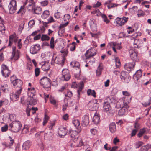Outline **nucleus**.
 <instances>
[{
  "label": "nucleus",
  "instance_id": "obj_1",
  "mask_svg": "<svg viewBox=\"0 0 151 151\" xmlns=\"http://www.w3.org/2000/svg\"><path fill=\"white\" fill-rule=\"evenodd\" d=\"M9 126L10 131L13 132H17L19 131L22 125L19 121H15L11 123Z\"/></svg>",
  "mask_w": 151,
  "mask_h": 151
},
{
  "label": "nucleus",
  "instance_id": "obj_2",
  "mask_svg": "<svg viewBox=\"0 0 151 151\" xmlns=\"http://www.w3.org/2000/svg\"><path fill=\"white\" fill-rule=\"evenodd\" d=\"M50 80L46 77H44L40 80V83L43 88L48 90L51 86Z\"/></svg>",
  "mask_w": 151,
  "mask_h": 151
},
{
  "label": "nucleus",
  "instance_id": "obj_3",
  "mask_svg": "<svg viewBox=\"0 0 151 151\" xmlns=\"http://www.w3.org/2000/svg\"><path fill=\"white\" fill-rule=\"evenodd\" d=\"M87 106L90 110L94 111L98 109L99 105V104L97 103V100L95 99L89 101L88 103Z\"/></svg>",
  "mask_w": 151,
  "mask_h": 151
},
{
  "label": "nucleus",
  "instance_id": "obj_4",
  "mask_svg": "<svg viewBox=\"0 0 151 151\" xmlns=\"http://www.w3.org/2000/svg\"><path fill=\"white\" fill-rule=\"evenodd\" d=\"M12 51L11 58V60H14L15 61L18 60L20 57V51L16 49V47L14 46L12 47Z\"/></svg>",
  "mask_w": 151,
  "mask_h": 151
},
{
  "label": "nucleus",
  "instance_id": "obj_5",
  "mask_svg": "<svg viewBox=\"0 0 151 151\" xmlns=\"http://www.w3.org/2000/svg\"><path fill=\"white\" fill-rule=\"evenodd\" d=\"M12 84L14 87L16 89V90L17 91V93H20L22 92L23 89V82L21 80L17 79Z\"/></svg>",
  "mask_w": 151,
  "mask_h": 151
},
{
  "label": "nucleus",
  "instance_id": "obj_6",
  "mask_svg": "<svg viewBox=\"0 0 151 151\" xmlns=\"http://www.w3.org/2000/svg\"><path fill=\"white\" fill-rule=\"evenodd\" d=\"M120 78L122 81L126 83H128L130 80V77L128 73L122 71L121 73Z\"/></svg>",
  "mask_w": 151,
  "mask_h": 151
},
{
  "label": "nucleus",
  "instance_id": "obj_7",
  "mask_svg": "<svg viewBox=\"0 0 151 151\" xmlns=\"http://www.w3.org/2000/svg\"><path fill=\"white\" fill-rule=\"evenodd\" d=\"M8 7L10 14L14 13L17 9L16 1L15 0H12L8 6Z\"/></svg>",
  "mask_w": 151,
  "mask_h": 151
},
{
  "label": "nucleus",
  "instance_id": "obj_8",
  "mask_svg": "<svg viewBox=\"0 0 151 151\" xmlns=\"http://www.w3.org/2000/svg\"><path fill=\"white\" fill-rule=\"evenodd\" d=\"M65 62V58L63 57H56L54 58V57H53L52 59L51 63L52 65H54L55 63L58 64H63Z\"/></svg>",
  "mask_w": 151,
  "mask_h": 151
},
{
  "label": "nucleus",
  "instance_id": "obj_9",
  "mask_svg": "<svg viewBox=\"0 0 151 151\" xmlns=\"http://www.w3.org/2000/svg\"><path fill=\"white\" fill-rule=\"evenodd\" d=\"M68 133L67 127L63 126H61L59 128L58 134L61 137H63L67 133Z\"/></svg>",
  "mask_w": 151,
  "mask_h": 151
},
{
  "label": "nucleus",
  "instance_id": "obj_10",
  "mask_svg": "<svg viewBox=\"0 0 151 151\" xmlns=\"http://www.w3.org/2000/svg\"><path fill=\"white\" fill-rule=\"evenodd\" d=\"M129 18L123 16L122 18L117 17L116 19V22L118 26H122L125 24L128 21Z\"/></svg>",
  "mask_w": 151,
  "mask_h": 151
},
{
  "label": "nucleus",
  "instance_id": "obj_11",
  "mask_svg": "<svg viewBox=\"0 0 151 151\" xmlns=\"http://www.w3.org/2000/svg\"><path fill=\"white\" fill-rule=\"evenodd\" d=\"M1 72L3 76L6 78L8 77L10 75V71L6 65L3 64L1 65Z\"/></svg>",
  "mask_w": 151,
  "mask_h": 151
},
{
  "label": "nucleus",
  "instance_id": "obj_12",
  "mask_svg": "<svg viewBox=\"0 0 151 151\" xmlns=\"http://www.w3.org/2000/svg\"><path fill=\"white\" fill-rule=\"evenodd\" d=\"M83 145L82 140L81 139H76L73 140V142L70 145L72 147H76L81 146Z\"/></svg>",
  "mask_w": 151,
  "mask_h": 151
},
{
  "label": "nucleus",
  "instance_id": "obj_13",
  "mask_svg": "<svg viewBox=\"0 0 151 151\" xmlns=\"http://www.w3.org/2000/svg\"><path fill=\"white\" fill-rule=\"evenodd\" d=\"M62 78L63 80L68 81L71 77V75L67 69H64L62 71Z\"/></svg>",
  "mask_w": 151,
  "mask_h": 151
},
{
  "label": "nucleus",
  "instance_id": "obj_14",
  "mask_svg": "<svg viewBox=\"0 0 151 151\" xmlns=\"http://www.w3.org/2000/svg\"><path fill=\"white\" fill-rule=\"evenodd\" d=\"M14 143V139H12L11 137L9 136L8 139L6 142H4L2 143V145L8 148H11Z\"/></svg>",
  "mask_w": 151,
  "mask_h": 151
},
{
  "label": "nucleus",
  "instance_id": "obj_15",
  "mask_svg": "<svg viewBox=\"0 0 151 151\" xmlns=\"http://www.w3.org/2000/svg\"><path fill=\"white\" fill-rule=\"evenodd\" d=\"M18 37L17 36L15 33L9 36L8 46H11L13 44V42L16 43L18 41Z\"/></svg>",
  "mask_w": 151,
  "mask_h": 151
},
{
  "label": "nucleus",
  "instance_id": "obj_16",
  "mask_svg": "<svg viewBox=\"0 0 151 151\" xmlns=\"http://www.w3.org/2000/svg\"><path fill=\"white\" fill-rule=\"evenodd\" d=\"M81 132V131L79 132L78 130V129H76L75 130H73L71 129H70L69 130L68 134H70V137L73 140L76 139L78 138V134Z\"/></svg>",
  "mask_w": 151,
  "mask_h": 151
},
{
  "label": "nucleus",
  "instance_id": "obj_17",
  "mask_svg": "<svg viewBox=\"0 0 151 151\" xmlns=\"http://www.w3.org/2000/svg\"><path fill=\"white\" fill-rule=\"evenodd\" d=\"M135 65V63L133 62L132 63H129L125 64L124 67L125 69L128 72H130L134 70Z\"/></svg>",
  "mask_w": 151,
  "mask_h": 151
},
{
  "label": "nucleus",
  "instance_id": "obj_18",
  "mask_svg": "<svg viewBox=\"0 0 151 151\" xmlns=\"http://www.w3.org/2000/svg\"><path fill=\"white\" fill-rule=\"evenodd\" d=\"M40 45L38 44H36L32 46L30 48V52L32 54H37L40 50Z\"/></svg>",
  "mask_w": 151,
  "mask_h": 151
},
{
  "label": "nucleus",
  "instance_id": "obj_19",
  "mask_svg": "<svg viewBox=\"0 0 151 151\" xmlns=\"http://www.w3.org/2000/svg\"><path fill=\"white\" fill-rule=\"evenodd\" d=\"M130 57L133 62H135L138 60L137 57V53L135 51L130 50L129 51Z\"/></svg>",
  "mask_w": 151,
  "mask_h": 151
},
{
  "label": "nucleus",
  "instance_id": "obj_20",
  "mask_svg": "<svg viewBox=\"0 0 151 151\" xmlns=\"http://www.w3.org/2000/svg\"><path fill=\"white\" fill-rule=\"evenodd\" d=\"M105 6H107L108 8L110 9L111 8H114L115 7H117L118 6V4L116 3H113L112 2V0H108L104 4Z\"/></svg>",
  "mask_w": 151,
  "mask_h": 151
},
{
  "label": "nucleus",
  "instance_id": "obj_21",
  "mask_svg": "<svg viewBox=\"0 0 151 151\" xmlns=\"http://www.w3.org/2000/svg\"><path fill=\"white\" fill-rule=\"evenodd\" d=\"M21 93V92L19 93L17 92V91H16L15 93H11L10 94V98L11 100L13 101H15L18 100Z\"/></svg>",
  "mask_w": 151,
  "mask_h": 151
},
{
  "label": "nucleus",
  "instance_id": "obj_22",
  "mask_svg": "<svg viewBox=\"0 0 151 151\" xmlns=\"http://www.w3.org/2000/svg\"><path fill=\"white\" fill-rule=\"evenodd\" d=\"M89 122V118L88 115L86 114L83 116L82 118L81 124L83 126H86Z\"/></svg>",
  "mask_w": 151,
  "mask_h": 151
},
{
  "label": "nucleus",
  "instance_id": "obj_23",
  "mask_svg": "<svg viewBox=\"0 0 151 151\" xmlns=\"http://www.w3.org/2000/svg\"><path fill=\"white\" fill-rule=\"evenodd\" d=\"M142 72L141 69L137 70L135 73L133 75V78L134 80L137 81H138L139 79L142 76Z\"/></svg>",
  "mask_w": 151,
  "mask_h": 151
},
{
  "label": "nucleus",
  "instance_id": "obj_24",
  "mask_svg": "<svg viewBox=\"0 0 151 151\" xmlns=\"http://www.w3.org/2000/svg\"><path fill=\"white\" fill-rule=\"evenodd\" d=\"M105 101L106 102L109 104L114 103L115 104L117 102V101L115 97L112 96H110L106 98Z\"/></svg>",
  "mask_w": 151,
  "mask_h": 151
},
{
  "label": "nucleus",
  "instance_id": "obj_25",
  "mask_svg": "<svg viewBox=\"0 0 151 151\" xmlns=\"http://www.w3.org/2000/svg\"><path fill=\"white\" fill-rule=\"evenodd\" d=\"M67 93L65 95V97L64 99V101H71V97L73 96V93L72 91L69 90H67Z\"/></svg>",
  "mask_w": 151,
  "mask_h": 151
},
{
  "label": "nucleus",
  "instance_id": "obj_26",
  "mask_svg": "<svg viewBox=\"0 0 151 151\" xmlns=\"http://www.w3.org/2000/svg\"><path fill=\"white\" fill-rule=\"evenodd\" d=\"M96 52L92 53V52L90 51V50H87L85 54V56L86 57V59H89L93 56L96 55Z\"/></svg>",
  "mask_w": 151,
  "mask_h": 151
},
{
  "label": "nucleus",
  "instance_id": "obj_27",
  "mask_svg": "<svg viewBox=\"0 0 151 151\" xmlns=\"http://www.w3.org/2000/svg\"><path fill=\"white\" fill-rule=\"evenodd\" d=\"M32 145V142L30 140L25 141L23 144V149L27 150L29 149Z\"/></svg>",
  "mask_w": 151,
  "mask_h": 151
},
{
  "label": "nucleus",
  "instance_id": "obj_28",
  "mask_svg": "<svg viewBox=\"0 0 151 151\" xmlns=\"http://www.w3.org/2000/svg\"><path fill=\"white\" fill-rule=\"evenodd\" d=\"M32 9L33 14H41L42 12V9L39 7H35L34 6H32Z\"/></svg>",
  "mask_w": 151,
  "mask_h": 151
},
{
  "label": "nucleus",
  "instance_id": "obj_29",
  "mask_svg": "<svg viewBox=\"0 0 151 151\" xmlns=\"http://www.w3.org/2000/svg\"><path fill=\"white\" fill-rule=\"evenodd\" d=\"M73 123L76 129L78 130L79 132L81 131V129L79 120L78 119H75L73 121Z\"/></svg>",
  "mask_w": 151,
  "mask_h": 151
},
{
  "label": "nucleus",
  "instance_id": "obj_30",
  "mask_svg": "<svg viewBox=\"0 0 151 151\" xmlns=\"http://www.w3.org/2000/svg\"><path fill=\"white\" fill-rule=\"evenodd\" d=\"M122 94L125 96L124 98V99H128V102H130L132 97L131 96L130 94L127 91H122Z\"/></svg>",
  "mask_w": 151,
  "mask_h": 151
},
{
  "label": "nucleus",
  "instance_id": "obj_31",
  "mask_svg": "<svg viewBox=\"0 0 151 151\" xmlns=\"http://www.w3.org/2000/svg\"><path fill=\"white\" fill-rule=\"evenodd\" d=\"M84 83L83 81H81L78 83V89L77 90L78 93V97L79 98V96L80 95V92L82 90L83 88L84 87Z\"/></svg>",
  "mask_w": 151,
  "mask_h": 151
},
{
  "label": "nucleus",
  "instance_id": "obj_32",
  "mask_svg": "<svg viewBox=\"0 0 151 151\" xmlns=\"http://www.w3.org/2000/svg\"><path fill=\"white\" fill-rule=\"evenodd\" d=\"M103 107V111L105 112H107L110 110H111V107L110 105V104L105 101Z\"/></svg>",
  "mask_w": 151,
  "mask_h": 151
},
{
  "label": "nucleus",
  "instance_id": "obj_33",
  "mask_svg": "<svg viewBox=\"0 0 151 151\" xmlns=\"http://www.w3.org/2000/svg\"><path fill=\"white\" fill-rule=\"evenodd\" d=\"M109 129L110 132L114 133L116 131V126L115 123L112 122L109 125Z\"/></svg>",
  "mask_w": 151,
  "mask_h": 151
},
{
  "label": "nucleus",
  "instance_id": "obj_34",
  "mask_svg": "<svg viewBox=\"0 0 151 151\" xmlns=\"http://www.w3.org/2000/svg\"><path fill=\"white\" fill-rule=\"evenodd\" d=\"M26 11V9L24 8V6H22L16 14H20L21 16H22L24 14Z\"/></svg>",
  "mask_w": 151,
  "mask_h": 151
},
{
  "label": "nucleus",
  "instance_id": "obj_35",
  "mask_svg": "<svg viewBox=\"0 0 151 151\" xmlns=\"http://www.w3.org/2000/svg\"><path fill=\"white\" fill-rule=\"evenodd\" d=\"M65 102V104L63 105V109L62 110L63 111H65L67 109V107L69 105H72V101H64Z\"/></svg>",
  "mask_w": 151,
  "mask_h": 151
},
{
  "label": "nucleus",
  "instance_id": "obj_36",
  "mask_svg": "<svg viewBox=\"0 0 151 151\" xmlns=\"http://www.w3.org/2000/svg\"><path fill=\"white\" fill-rule=\"evenodd\" d=\"M128 109H126L125 107H122V108L119 110L118 112V114L119 116H122L125 115L127 112Z\"/></svg>",
  "mask_w": 151,
  "mask_h": 151
},
{
  "label": "nucleus",
  "instance_id": "obj_37",
  "mask_svg": "<svg viewBox=\"0 0 151 151\" xmlns=\"http://www.w3.org/2000/svg\"><path fill=\"white\" fill-rule=\"evenodd\" d=\"M28 92L27 93L29 97H33L35 95V89L34 88H28Z\"/></svg>",
  "mask_w": 151,
  "mask_h": 151
},
{
  "label": "nucleus",
  "instance_id": "obj_38",
  "mask_svg": "<svg viewBox=\"0 0 151 151\" xmlns=\"http://www.w3.org/2000/svg\"><path fill=\"white\" fill-rule=\"evenodd\" d=\"M28 101L29 102V104L31 105H35L37 103V101L36 99H34L33 97H28Z\"/></svg>",
  "mask_w": 151,
  "mask_h": 151
},
{
  "label": "nucleus",
  "instance_id": "obj_39",
  "mask_svg": "<svg viewBox=\"0 0 151 151\" xmlns=\"http://www.w3.org/2000/svg\"><path fill=\"white\" fill-rule=\"evenodd\" d=\"M1 90L4 93H7L9 91L8 86L7 84L1 85Z\"/></svg>",
  "mask_w": 151,
  "mask_h": 151
},
{
  "label": "nucleus",
  "instance_id": "obj_40",
  "mask_svg": "<svg viewBox=\"0 0 151 151\" xmlns=\"http://www.w3.org/2000/svg\"><path fill=\"white\" fill-rule=\"evenodd\" d=\"M129 12L132 14H134L138 11V8L137 6H134L132 8L129 9Z\"/></svg>",
  "mask_w": 151,
  "mask_h": 151
},
{
  "label": "nucleus",
  "instance_id": "obj_41",
  "mask_svg": "<svg viewBox=\"0 0 151 151\" xmlns=\"http://www.w3.org/2000/svg\"><path fill=\"white\" fill-rule=\"evenodd\" d=\"M147 130V129L146 128H143L141 129L138 134H137V136L138 137L140 138L143 135V134L146 132Z\"/></svg>",
  "mask_w": 151,
  "mask_h": 151
},
{
  "label": "nucleus",
  "instance_id": "obj_42",
  "mask_svg": "<svg viewBox=\"0 0 151 151\" xmlns=\"http://www.w3.org/2000/svg\"><path fill=\"white\" fill-rule=\"evenodd\" d=\"M100 118L98 115H95L94 116L92 119V122L94 124H97L99 122Z\"/></svg>",
  "mask_w": 151,
  "mask_h": 151
},
{
  "label": "nucleus",
  "instance_id": "obj_43",
  "mask_svg": "<svg viewBox=\"0 0 151 151\" xmlns=\"http://www.w3.org/2000/svg\"><path fill=\"white\" fill-rule=\"evenodd\" d=\"M49 12L48 10L45 11L41 15V17L42 19H45L47 18L49 15Z\"/></svg>",
  "mask_w": 151,
  "mask_h": 151
},
{
  "label": "nucleus",
  "instance_id": "obj_44",
  "mask_svg": "<svg viewBox=\"0 0 151 151\" xmlns=\"http://www.w3.org/2000/svg\"><path fill=\"white\" fill-rule=\"evenodd\" d=\"M70 65L73 67H77L78 68H80V64L77 61H73L71 62Z\"/></svg>",
  "mask_w": 151,
  "mask_h": 151
},
{
  "label": "nucleus",
  "instance_id": "obj_45",
  "mask_svg": "<svg viewBox=\"0 0 151 151\" xmlns=\"http://www.w3.org/2000/svg\"><path fill=\"white\" fill-rule=\"evenodd\" d=\"M151 148V145L147 144L142 146L140 149L141 151H148Z\"/></svg>",
  "mask_w": 151,
  "mask_h": 151
},
{
  "label": "nucleus",
  "instance_id": "obj_46",
  "mask_svg": "<svg viewBox=\"0 0 151 151\" xmlns=\"http://www.w3.org/2000/svg\"><path fill=\"white\" fill-rule=\"evenodd\" d=\"M87 94L88 95H92L94 97H96V93L94 90L88 89L87 91Z\"/></svg>",
  "mask_w": 151,
  "mask_h": 151
},
{
  "label": "nucleus",
  "instance_id": "obj_47",
  "mask_svg": "<svg viewBox=\"0 0 151 151\" xmlns=\"http://www.w3.org/2000/svg\"><path fill=\"white\" fill-rule=\"evenodd\" d=\"M50 39V37L47 35L42 34L41 38V40L43 41H48Z\"/></svg>",
  "mask_w": 151,
  "mask_h": 151
},
{
  "label": "nucleus",
  "instance_id": "obj_48",
  "mask_svg": "<svg viewBox=\"0 0 151 151\" xmlns=\"http://www.w3.org/2000/svg\"><path fill=\"white\" fill-rule=\"evenodd\" d=\"M68 84L67 83H66L64 84L63 86H61V87L58 90V92H62L65 90L68 87Z\"/></svg>",
  "mask_w": 151,
  "mask_h": 151
},
{
  "label": "nucleus",
  "instance_id": "obj_49",
  "mask_svg": "<svg viewBox=\"0 0 151 151\" xmlns=\"http://www.w3.org/2000/svg\"><path fill=\"white\" fill-rule=\"evenodd\" d=\"M101 16L103 19L104 21L106 24H108L109 22L110 21L108 19L107 16L105 14H101Z\"/></svg>",
  "mask_w": 151,
  "mask_h": 151
},
{
  "label": "nucleus",
  "instance_id": "obj_50",
  "mask_svg": "<svg viewBox=\"0 0 151 151\" xmlns=\"http://www.w3.org/2000/svg\"><path fill=\"white\" fill-rule=\"evenodd\" d=\"M115 60L116 62V68H119L121 65V63L119 58L117 57H115Z\"/></svg>",
  "mask_w": 151,
  "mask_h": 151
},
{
  "label": "nucleus",
  "instance_id": "obj_51",
  "mask_svg": "<svg viewBox=\"0 0 151 151\" xmlns=\"http://www.w3.org/2000/svg\"><path fill=\"white\" fill-rule=\"evenodd\" d=\"M50 47L51 49H54L55 47L54 45V37H52L50 40Z\"/></svg>",
  "mask_w": 151,
  "mask_h": 151
},
{
  "label": "nucleus",
  "instance_id": "obj_52",
  "mask_svg": "<svg viewBox=\"0 0 151 151\" xmlns=\"http://www.w3.org/2000/svg\"><path fill=\"white\" fill-rule=\"evenodd\" d=\"M130 102H128V99H124V106L123 107H125L126 109H128V108L129 107L128 105Z\"/></svg>",
  "mask_w": 151,
  "mask_h": 151
},
{
  "label": "nucleus",
  "instance_id": "obj_53",
  "mask_svg": "<svg viewBox=\"0 0 151 151\" xmlns=\"http://www.w3.org/2000/svg\"><path fill=\"white\" fill-rule=\"evenodd\" d=\"M41 69L44 71H46L48 70L49 69V68L48 65L47 64H44L42 65Z\"/></svg>",
  "mask_w": 151,
  "mask_h": 151
},
{
  "label": "nucleus",
  "instance_id": "obj_54",
  "mask_svg": "<svg viewBox=\"0 0 151 151\" xmlns=\"http://www.w3.org/2000/svg\"><path fill=\"white\" fill-rule=\"evenodd\" d=\"M49 119V117L46 114H45V115L44 117V120L43 123V125L44 126L48 122Z\"/></svg>",
  "mask_w": 151,
  "mask_h": 151
},
{
  "label": "nucleus",
  "instance_id": "obj_55",
  "mask_svg": "<svg viewBox=\"0 0 151 151\" xmlns=\"http://www.w3.org/2000/svg\"><path fill=\"white\" fill-rule=\"evenodd\" d=\"M4 23H0V31L2 33H4V31L5 30V28L4 25Z\"/></svg>",
  "mask_w": 151,
  "mask_h": 151
},
{
  "label": "nucleus",
  "instance_id": "obj_56",
  "mask_svg": "<svg viewBox=\"0 0 151 151\" xmlns=\"http://www.w3.org/2000/svg\"><path fill=\"white\" fill-rule=\"evenodd\" d=\"M101 63H100L99 65L98 66V68H99V70H97L96 71V73L97 75L98 76H100L101 73V70L102 69V68L101 67Z\"/></svg>",
  "mask_w": 151,
  "mask_h": 151
},
{
  "label": "nucleus",
  "instance_id": "obj_57",
  "mask_svg": "<svg viewBox=\"0 0 151 151\" xmlns=\"http://www.w3.org/2000/svg\"><path fill=\"white\" fill-rule=\"evenodd\" d=\"M134 128L137 130L138 131L140 128V125L138 123V122L136 121L134 124Z\"/></svg>",
  "mask_w": 151,
  "mask_h": 151
},
{
  "label": "nucleus",
  "instance_id": "obj_58",
  "mask_svg": "<svg viewBox=\"0 0 151 151\" xmlns=\"http://www.w3.org/2000/svg\"><path fill=\"white\" fill-rule=\"evenodd\" d=\"M18 79L17 78L16 76L14 75H13L11 76L10 77V81L11 83L13 84L14 81H16Z\"/></svg>",
  "mask_w": 151,
  "mask_h": 151
},
{
  "label": "nucleus",
  "instance_id": "obj_59",
  "mask_svg": "<svg viewBox=\"0 0 151 151\" xmlns=\"http://www.w3.org/2000/svg\"><path fill=\"white\" fill-rule=\"evenodd\" d=\"M76 43L75 42H73L72 43L71 46L70 47V50L71 51H74L76 48Z\"/></svg>",
  "mask_w": 151,
  "mask_h": 151
},
{
  "label": "nucleus",
  "instance_id": "obj_60",
  "mask_svg": "<svg viewBox=\"0 0 151 151\" xmlns=\"http://www.w3.org/2000/svg\"><path fill=\"white\" fill-rule=\"evenodd\" d=\"M151 104V97H150L147 102H144L142 104L144 106L147 107Z\"/></svg>",
  "mask_w": 151,
  "mask_h": 151
},
{
  "label": "nucleus",
  "instance_id": "obj_61",
  "mask_svg": "<svg viewBox=\"0 0 151 151\" xmlns=\"http://www.w3.org/2000/svg\"><path fill=\"white\" fill-rule=\"evenodd\" d=\"M138 40V39H136L134 40V47L135 48H140L141 46L139 45V44L138 43H136V42H137Z\"/></svg>",
  "mask_w": 151,
  "mask_h": 151
},
{
  "label": "nucleus",
  "instance_id": "obj_62",
  "mask_svg": "<svg viewBox=\"0 0 151 151\" xmlns=\"http://www.w3.org/2000/svg\"><path fill=\"white\" fill-rule=\"evenodd\" d=\"M70 18V16L69 14H65L64 15V17L63 18V19L64 21H67V20H69V19Z\"/></svg>",
  "mask_w": 151,
  "mask_h": 151
},
{
  "label": "nucleus",
  "instance_id": "obj_63",
  "mask_svg": "<svg viewBox=\"0 0 151 151\" xmlns=\"http://www.w3.org/2000/svg\"><path fill=\"white\" fill-rule=\"evenodd\" d=\"M21 39H19L17 41V47L19 49H21L22 46V44L21 42Z\"/></svg>",
  "mask_w": 151,
  "mask_h": 151
},
{
  "label": "nucleus",
  "instance_id": "obj_64",
  "mask_svg": "<svg viewBox=\"0 0 151 151\" xmlns=\"http://www.w3.org/2000/svg\"><path fill=\"white\" fill-rule=\"evenodd\" d=\"M24 24L25 23L23 22H22L19 26L18 28V30L19 31H20L21 32H22L24 29Z\"/></svg>",
  "mask_w": 151,
  "mask_h": 151
}]
</instances>
